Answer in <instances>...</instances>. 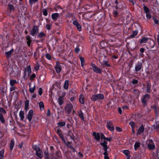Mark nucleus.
I'll return each instance as SVG.
<instances>
[{"mask_svg": "<svg viewBox=\"0 0 159 159\" xmlns=\"http://www.w3.org/2000/svg\"><path fill=\"white\" fill-rule=\"evenodd\" d=\"M104 98V95L101 94H94L92 96L91 99L93 101H95L98 100H103Z\"/></svg>", "mask_w": 159, "mask_h": 159, "instance_id": "obj_1", "label": "nucleus"}, {"mask_svg": "<svg viewBox=\"0 0 159 159\" xmlns=\"http://www.w3.org/2000/svg\"><path fill=\"white\" fill-rule=\"evenodd\" d=\"M150 96L149 94L147 93L145 94L142 98L141 99V101L143 106H146L147 105V102L150 99Z\"/></svg>", "mask_w": 159, "mask_h": 159, "instance_id": "obj_2", "label": "nucleus"}, {"mask_svg": "<svg viewBox=\"0 0 159 159\" xmlns=\"http://www.w3.org/2000/svg\"><path fill=\"white\" fill-rule=\"evenodd\" d=\"M73 108V106L71 104H67L65 107L64 111L68 114L70 113Z\"/></svg>", "mask_w": 159, "mask_h": 159, "instance_id": "obj_3", "label": "nucleus"}, {"mask_svg": "<svg viewBox=\"0 0 159 159\" xmlns=\"http://www.w3.org/2000/svg\"><path fill=\"white\" fill-rule=\"evenodd\" d=\"M146 143L147 144L148 148L149 150H153L155 148V146L152 140H147Z\"/></svg>", "mask_w": 159, "mask_h": 159, "instance_id": "obj_4", "label": "nucleus"}, {"mask_svg": "<svg viewBox=\"0 0 159 159\" xmlns=\"http://www.w3.org/2000/svg\"><path fill=\"white\" fill-rule=\"evenodd\" d=\"M93 71L94 72L99 74H101L102 72V70L101 69L98 67L94 63L92 64Z\"/></svg>", "mask_w": 159, "mask_h": 159, "instance_id": "obj_5", "label": "nucleus"}, {"mask_svg": "<svg viewBox=\"0 0 159 159\" xmlns=\"http://www.w3.org/2000/svg\"><path fill=\"white\" fill-rule=\"evenodd\" d=\"M107 128L111 131H113L114 130V128L113 125V124L111 121H109L107 122Z\"/></svg>", "mask_w": 159, "mask_h": 159, "instance_id": "obj_6", "label": "nucleus"}, {"mask_svg": "<svg viewBox=\"0 0 159 159\" xmlns=\"http://www.w3.org/2000/svg\"><path fill=\"white\" fill-rule=\"evenodd\" d=\"M72 23L76 27L79 31H81V26L77 20L73 21Z\"/></svg>", "mask_w": 159, "mask_h": 159, "instance_id": "obj_7", "label": "nucleus"}, {"mask_svg": "<svg viewBox=\"0 0 159 159\" xmlns=\"http://www.w3.org/2000/svg\"><path fill=\"white\" fill-rule=\"evenodd\" d=\"M142 63L140 62H138L135 65V71L138 72L140 70L142 67Z\"/></svg>", "mask_w": 159, "mask_h": 159, "instance_id": "obj_8", "label": "nucleus"}, {"mask_svg": "<svg viewBox=\"0 0 159 159\" xmlns=\"http://www.w3.org/2000/svg\"><path fill=\"white\" fill-rule=\"evenodd\" d=\"M38 31V27L36 25L34 26L33 28L30 31V34L32 36H34L35 34Z\"/></svg>", "mask_w": 159, "mask_h": 159, "instance_id": "obj_9", "label": "nucleus"}, {"mask_svg": "<svg viewBox=\"0 0 159 159\" xmlns=\"http://www.w3.org/2000/svg\"><path fill=\"white\" fill-rule=\"evenodd\" d=\"M144 130V127L143 125H142L137 130V132L136 133L137 135H140L143 132Z\"/></svg>", "mask_w": 159, "mask_h": 159, "instance_id": "obj_10", "label": "nucleus"}, {"mask_svg": "<svg viewBox=\"0 0 159 159\" xmlns=\"http://www.w3.org/2000/svg\"><path fill=\"white\" fill-rule=\"evenodd\" d=\"M155 45V43L154 40H151L149 41L148 43V47L149 48H152L154 47Z\"/></svg>", "mask_w": 159, "mask_h": 159, "instance_id": "obj_11", "label": "nucleus"}, {"mask_svg": "<svg viewBox=\"0 0 159 159\" xmlns=\"http://www.w3.org/2000/svg\"><path fill=\"white\" fill-rule=\"evenodd\" d=\"M55 68L57 73H59L61 70V66L58 62H56V66L55 67Z\"/></svg>", "mask_w": 159, "mask_h": 159, "instance_id": "obj_12", "label": "nucleus"}, {"mask_svg": "<svg viewBox=\"0 0 159 159\" xmlns=\"http://www.w3.org/2000/svg\"><path fill=\"white\" fill-rule=\"evenodd\" d=\"M102 150L104 151V152L103 153V155L108 154V153L111 151L110 148L107 146L103 147Z\"/></svg>", "mask_w": 159, "mask_h": 159, "instance_id": "obj_13", "label": "nucleus"}, {"mask_svg": "<svg viewBox=\"0 0 159 159\" xmlns=\"http://www.w3.org/2000/svg\"><path fill=\"white\" fill-rule=\"evenodd\" d=\"M33 114V111L32 110H30L29 111L28 114L27 116V118L29 122H30L32 120Z\"/></svg>", "mask_w": 159, "mask_h": 159, "instance_id": "obj_14", "label": "nucleus"}, {"mask_svg": "<svg viewBox=\"0 0 159 159\" xmlns=\"http://www.w3.org/2000/svg\"><path fill=\"white\" fill-rule=\"evenodd\" d=\"M36 155L40 159H42L43 157V152L41 149L36 152Z\"/></svg>", "mask_w": 159, "mask_h": 159, "instance_id": "obj_15", "label": "nucleus"}, {"mask_svg": "<svg viewBox=\"0 0 159 159\" xmlns=\"http://www.w3.org/2000/svg\"><path fill=\"white\" fill-rule=\"evenodd\" d=\"M99 60H100V59H99ZM99 61L101 64V66L103 67L104 66L108 67L110 66V65L108 63L107 61L106 60H104L102 62H101L100 61Z\"/></svg>", "mask_w": 159, "mask_h": 159, "instance_id": "obj_16", "label": "nucleus"}, {"mask_svg": "<svg viewBox=\"0 0 159 159\" xmlns=\"http://www.w3.org/2000/svg\"><path fill=\"white\" fill-rule=\"evenodd\" d=\"M59 14L57 13H55L52 14L51 15V17L52 19L54 21L57 20V18L59 17Z\"/></svg>", "mask_w": 159, "mask_h": 159, "instance_id": "obj_17", "label": "nucleus"}, {"mask_svg": "<svg viewBox=\"0 0 159 159\" xmlns=\"http://www.w3.org/2000/svg\"><path fill=\"white\" fill-rule=\"evenodd\" d=\"M93 135L94 136L95 139L97 141H99L100 139V136L99 133L96 134L95 132H93Z\"/></svg>", "mask_w": 159, "mask_h": 159, "instance_id": "obj_18", "label": "nucleus"}, {"mask_svg": "<svg viewBox=\"0 0 159 159\" xmlns=\"http://www.w3.org/2000/svg\"><path fill=\"white\" fill-rule=\"evenodd\" d=\"M26 39L27 40V43L28 46L30 47V43L32 41L31 40V37L29 36H27L26 37Z\"/></svg>", "mask_w": 159, "mask_h": 159, "instance_id": "obj_19", "label": "nucleus"}, {"mask_svg": "<svg viewBox=\"0 0 159 159\" xmlns=\"http://www.w3.org/2000/svg\"><path fill=\"white\" fill-rule=\"evenodd\" d=\"M84 97L83 95L81 94L79 97V100L80 102L82 104H84Z\"/></svg>", "mask_w": 159, "mask_h": 159, "instance_id": "obj_20", "label": "nucleus"}, {"mask_svg": "<svg viewBox=\"0 0 159 159\" xmlns=\"http://www.w3.org/2000/svg\"><path fill=\"white\" fill-rule=\"evenodd\" d=\"M0 121L2 124L4 123L5 122L3 114L1 113H0Z\"/></svg>", "mask_w": 159, "mask_h": 159, "instance_id": "obj_21", "label": "nucleus"}, {"mask_svg": "<svg viewBox=\"0 0 159 159\" xmlns=\"http://www.w3.org/2000/svg\"><path fill=\"white\" fill-rule=\"evenodd\" d=\"M19 116L20 118V120L23 121L24 118V114L23 111H20L19 114Z\"/></svg>", "mask_w": 159, "mask_h": 159, "instance_id": "obj_22", "label": "nucleus"}, {"mask_svg": "<svg viewBox=\"0 0 159 159\" xmlns=\"http://www.w3.org/2000/svg\"><path fill=\"white\" fill-rule=\"evenodd\" d=\"M69 81L68 80H66L65 81L63 87L65 89H67L68 88L69 86Z\"/></svg>", "mask_w": 159, "mask_h": 159, "instance_id": "obj_23", "label": "nucleus"}, {"mask_svg": "<svg viewBox=\"0 0 159 159\" xmlns=\"http://www.w3.org/2000/svg\"><path fill=\"white\" fill-rule=\"evenodd\" d=\"M63 98L61 96H60L58 99V102L59 105H61L63 103Z\"/></svg>", "mask_w": 159, "mask_h": 159, "instance_id": "obj_24", "label": "nucleus"}, {"mask_svg": "<svg viewBox=\"0 0 159 159\" xmlns=\"http://www.w3.org/2000/svg\"><path fill=\"white\" fill-rule=\"evenodd\" d=\"M140 146V143L139 142H136L134 144V148L135 150H136Z\"/></svg>", "mask_w": 159, "mask_h": 159, "instance_id": "obj_25", "label": "nucleus"}, {"mask_svg": "<svg viewBox=\"0 0 159 159\" xmlns=\"http://www.w3.org/2000/svg\"><path fill=\"white\" fill-rule=\"evenodd\" d=\"M13 51V50L12 49L9 51L7 52H5V54L7 56V58H9L11 57Z\"/></svg>", "mask_w": 159, "mask_h": 159, "instance_id": "obj_26", "label": "nucleus"}, {"mask_svg": "<svg viewBox=\"0 0 159 159\" xmlns=\"http://www.w3.org/2000/svg\"><path fill=\"white\" fill-rule=\"evenodd\" d=\"M148 40V39L145 37H144L141 39L140 41V43H146Z\"/></svg>", "mask_w": 159, "mask_h": 159, "instance_id": "obj_27", "label": "nucleus"}, {"mask_svg": "<svg viewBox=\"0 0 159 159\" xmlns=\"http://www.w3.org/2000/svg\"><path fill=\"white\" fill-rule=\"evenodd\" d=\"M39 108L41 110L44 109V105L43 102H40L39 103Z\"/></svg>", "mask_w": 159, "mask_h": 159, "instance_id": "obj_28", "label": "nucleus"}, {"mask_svg": "<svg viewBox=\"0 0 159 159\" xmlns=\"http://www.w3.org/2000/svg\"><path fill=\"white\" fill-rule=\"evenodd\" d=\"M29 106V101L28 100H26L25 103V109L26 111H27L28 109V107Z\"/></svg>", "mask_w": 159, "mask_h": 159, "instance_id": "obj_29", "label": "nucleus"}, {"mask_svg": "<svg viewBox=\"0 0 159 159\" xmlns=\"http://www.w3.org/2000/svg\"><path fill=\"white\" fill-rule=\"evenodd\" d=\"M14 145V141L13 140H12L10 142V148L11 151L12 150Z\"/></svg>", "mask_w": 159, "mask_h": 159, "instance_id": "obj_30", "label": "nucleus"}, {"mask_svg": "<svg viewBox=\"0 0 159 159\" xmlns=\"http://www.w3.org/2000/svg\"><path fill=\"white\" fill-rule=\"evenodd\" d=\"M17 83L16 80H11L10 81V85L11 86H14V84Z\"/></svg>", "mask_w": 159, "mask_h": 159, "instance_id": "obj_31", "label": "nucleus"}, {"mask_svg": "<svg viewBox=\"0 0 159 159\" xmlns=\"http://www.w3.org/2000/svg\"><path fill=\"white\" fill-rule=\"evenodd\" d=\"M78 115L80 118L83 121L84 120V114L82 111H80L78 114Z\"/></svg>", "mask_w": 159, "mask_h": 159, "instance_id": "obj_32", "label": "nucleus"}, {"mask_svg": "<svg viewBox=\"0 0 159 159\" xmlns=\"http://www.w3.org/2000/svg\"><path fill=\"white\" fill-rule=\"evenodd\" d=\"M150 88H151L150 85L149 83H148L147 84V87H146V91L148 93H150V92H151Z\"/></svg>", "mask_w": 159, "mask_h": 159, "instance_id": "obj_33", "label": "nucleus"}, {"mask_svg": "<svg viewBox=\"0 0 159 159\" xmlns=\"http://www.w3.org/2000/svg\"><path fill=\"white\" fill-rule=\"evenodd\" d=\"M138 31H134L132 34L130 35V37L131 38H134L135 36H136L138 34Z\"/></svg>", "mask_w": 159, "mask_h": 159, "instance_id": "obj_34", "label": "nucleus"}, {"mask_svg": "<svg viewBox=\"0 0 159 159\" xmlns=\"http://www.w3.org/2000/svg\"><path fill=\"white\" fill-rule=\"evenodd\" d=\"M29 86L30 87V89H29L30 92L31 93H34V90L35 88V85H34L33 87H31L30 84L29 85Z\"/></svg>", "mask_w": 159, "mask_h": 159, "instance_id": "obj_35", "label": "nucleus"}, {"mask_svg": "<svg viewBox=\"0 0 159 159\" xmlns=\"http://www.w3.org/2000/svg\"><path fill=\"white\" fill-rule=\"evenodd\" d=\"M33 149L36 151V152L40 149L39 147L36 145H34L33 146Z\"/></svg>", "mask_w": 159, "mask_h": 159, "instance_id": "obj_36", "label": "nucleus"}, {"mask_svg": "<svg viewBox=\"0 0 159 159\" xmlns=\"http://www.w3.org/2000/svg\"><path fill=\"white\" fill-rule=\"evenodd\" d=\"M27 70L28 72V75H29L31 73V68L30 65H29L27 69H25V73L26 72V71Z\"/></svg>", "mask_w": 159, "mask_h": 159, "instance_id": "obj_37", "label": "nucleus"}, {"mask_svg": "<svg viewBox=\"0 0 159 159\" xmlns=\"http://www.w3.org/2000/svg\"><path fill=\"white\" fill-rule=\"evenodd\" d=\"M57 134L60 137L61 136L63 135L61 133V130L59 128H57Z\"/></svg>", "mask_w": 159, "mask_h": 159, "instance_id": "obj_38", "label": "nucleus"}, {"mask_svg": "<svg viewBox=\"0 0 159 159\" xmlns=\"http://www.w3.org/2000/svg\"><path fill=\"white\" fill-rule=\"evenodd\" d=\"M107 141L104 140L102 142L100 143V144L102 147L107 146Z\"/></svg>", "mask_w": 159, "mask_h": 159, "instance_id": "obj_39", "label": "nucleus"}, {"mask_svg": "<svg viewBox=\"0 0 159 159\" xmlns=\"http://www.w3.org/2000/svg\"><path fill=\"white\" fill-rule=\"evenodd\" d=\"M66 123L64 121L59 122L57 123V125L60 127H63L65 125Z\"/></svg>", "mask_w": 159, "mask_h": 159, "instance_id": "obj_40", "label": "nucleus"}, {"mask_svg": "<svg viewBox=\"0 0 159 159\" xmlns=\"http://www.w3.org/2000/svg\"><path fill=\"white\" fill-rule=\"evenodd\" d=\"M79 46V45H77L75 49V52L76 53H78L80 51Z\"/></svg>", "mask_w": 159, "mask_h": 159, "instance_id": "obj_41", "label": "nucleus"}, {"mask_svg": "<svg viewBox=\"0 0 159 159\" xmlns=\"http://www.w3.org/2000/svg\"><path fill=\"white\" fill-rule=\"evenodd\" d=\"M56 155L57 156V157H58L59 156H60V152H59L56 151L55 152V154H54V153H53V152H52V153L51 155L53 157H55V155L56 156Z\"/></svg>", "mask_w": 159, "mask_h": 159, "instance_id": "obj_42", "label": "nucleus"}, {"mask_svg": "<svg viewBox=\"0 0 159 159\" xmlns=\"http://www.w3.org/2000/svg\"><path fill=\"white\" fill-rule=\"evenodd\" d=\"M143 9L145 12L146 13L149 12V9L147 7V6H144L143 7Z\"/></svg>", "mask_w": 159, "mask_h": 159, "instance_id": "obj_43", "label": "nucleus"}, {"mask_svg": "<svg viewBox=\"0 0 159 159\" xmlns=\"http://www.w3.org/2000/svg\"><path fill=\"white\" fill-rule=\"evenodd\" d=\"M4 153V151L3 150H2L1 151H0V159H3L4 158L3 157V154Z\"/></svg>", "mask_w": 159, "mask_h": 159, "instance_id": "obj_44", "label": "nucleus"}, {"mask_svg": "<svg viewBox=\"0 0 159 159\" xmlns=\"http://www.w3.org/2000/svg\"><path fill=\"white\" fill-rule=\"evenodd\" d=\"M30 4L31 6L38 2V0H29Z\"/></svg>", "mask_w": 159, "mask_h": 159, "instance_id": "obj_45", "label": "nucleus"}, {"mask_svg": "<svg viewBox=\"0 0 159 159\" xmlns=\"http://www.w3.org/2000/svg\"><path fill=\"white\" fill-rule=\"evenodd\" d=\"M45 34L43 32H40L38 35V37L39 38H42L45 36Z\"/></svg>", "mask_w": 159, "mask_h": 159, "instance_id": "obj_46", "label": "nucleus"}, {"mask_svg": "<svg viewBox=\"0 0 159 159\" xmlns=\"http://www.w3.org/2000/svg\"><path fill=\"white\" fill-rule=\"evenodd\" d=\"M129 124L131 126V128H134L135 126V123L133 121H130L129 123Z\"/></svg>", "mask_w": 159, "mask_h": 159, "instance_id": "obj_47", "label": "nucleus"}, {"mask_svg": "<svg viewBox=\"0 0 159 159\" xmlns=\"http://www.w3.org/2000/svg\"><path fill=\"white\" fill-rule=\"evenodd\" d=\"M39 65L38 63H37L34 67V69L36 71H37L39 68Z\"/></svg>", "mask_w": 159, "mask_h": 159, "instance_id": "obj_48", "label": "nucleus"}, {"mask_svg": "<svg viewBox=\"0 0 159 159\" xmlns=\"http://www.w3.org/2000/svg\"><path fill=\"white\" fill-rule=\"evenodd\" d=\"M133 93L134 94H136V96H138L139 94V91L137 89H134Z\"/></svg>", "mask_w": 159, "mask_h": 159, "instance_id": "obj_49", "label": "nucleus"}, {"mask_svg": "<svg viewBox=\"0 0 159 159\" xmlns=\"http://www.w3.org/2000/svg\"><path fill=\"white\" fill-rule=\"evenodd\" d=\"M0 113L3 114H6V111L5 109L2 107H1L0 108Z\"/></svg>", "mask_w": 159, "mask_h": 159, "instance_id": "obj_50", "label": "nucleus"}, {"mask_svg": "<svg viewBox=\"0 0 159 159\" xmlns=\"http://www.w3.org/2000/svg\"><path fill=\"white\" fill-rule=\"evenodd\" d=\"M43 15L45 16H47L48 15V11L46 9H43Z\"/></svg>", "mask_w": 159, "mask_h": 159, "instance_id": "obj_51", "label": "nucleus"}, {"mask_svg": "<svg viewBox=\"0 0 159 159\" xmlns=\"http://www.w3.org/2000/svg\"><path fill=\"white\" fill-rule=\"evenodd\" d=\"M17 89V87L15 86H11V87L10 88V91H12L13 90H14Z\"/></svg>", "mask_w": 159, "mask_h": 159, "instance_id": "obj_52", "label": "nucleus"}, {"mask_svg": "<svg viewBox=\"0 0 159 159\" xmlns=\"http://www.w3.org/2000/svg\"><path fill=\"white\" fill-rule=\"evenodd\" d=\"M113 14L114 15V16L115 17H116L117 16V15L118 14V12L117 11L115 10H113Z\"/></svg>", "mask_w": 159, "mask_h": 159, "instance_id": "obj_53", "label": "nucleus"}, {"mask_svg": "<svg viewBox=\"0 0 159 159\" xmlns=\"http://www.w3.org/2000/svg\"><path fill=\"white\" fill-rule=\"evenodd\" d=\"M146 17L148 19H149L151 18V16L149 12L146 13Z\"/></svg>", "mask_w": 159, "mask_h": 159, "instance_id": "obj_54", "label": "nucleus"}, {"mask_svg": "<svg viewBox=\"0 0 159 159\" xmlns=\"http://www.w3.org/2000/svg\"><path fill=\"white\" fill-rule=\"evenodd\" d=\"M129 152V151L127 150H124L123 151V153L126 156H127L128 155Z\"/></svg>", "mask_w": 159, "mask_h": 159, "instance_id": "obj_55", "label": "nucleus"}, {"mask_svg": "<svg viewBox=\"0 0 159 159\" xmlns=\"http://www.w3.org/2000/svg\"><path fill=\"white\" fill-rule=\"evenodd\" d=\"M38 92L39 95H41L43 93V90L41 88H40L39 89Z\"/></svg>", "mask_w": 159, "mask_h": 159, "instance_id": "obj_56", "label": "nucleus"}, {"mask_svg": "<svg viewBox=\"0 0 159 159\" xmlns=\"http://www.w3.org/2000/svg\"><path fill=\"white\" fill-rule=\"evenodd\" d=\"M112 9H113V10H117L118 9V5H113L112 6Z\"/></svg>", "mask_w": 159, "mask_h": 159, "instance_id": "obj_57", "label": "nucleus"}, {"mask_svg": "<svg viewBox=\"0 0 159 159\" xmlns=\"http://www.w3.org/2000/svg\"><path fill=\"white\" fill-rule=\"evenodd\" d=\"M51 25L50 24H47L46 25V28L47 30H49L51 29Z\"/></svg>", "mask_w": 159, "mask_h": 159, "instance_id": "obj_58", "label": "nucleus"}, {"mask_svg": "<svg viewBox=\"0 0 159 159\" xmlns=\"http://www.w3.org/2000/svg\"><path fill=\"white\" fill-rule=\"evenodd\" d=\"M46 57L48 60H50L51 59V57L49 54H46Z\"/></svg>", "mask_w": 159, "mask_h": 159, "instance_id": "obj_59", "label": "nucleus"}, {"mask_svg": "<svg viewBox=\"0 0 159 159\" xmlns=\"http://www.w3.org/2000/svg\"><path fill=\"white\" fill-rule=\"evenodd\" d=\"M35 76L36 75L35 74H32L30 77V80H32L35 77Z\"/></svg>", "mask_w": 159, "mask_h": 159, "instance_id": "obj_60", "label": "nucleus"}, {"mask_svg": "<svg viewBox=\"0 0 159 159\" xmlns=\"http://www.w3.org/2000/svg\"><path fill=\"white\" fill-rule=\"evenodd\" d=\"M138 83V80H137L134 79L133 80L132 83L133 84H137Z\"/></svg>", "mask_w": 159, "mask_h": 159, "instance_id": "obj_61", "label": "nucleus"}, {"mask_svg": "<svg viewBox=\"0 0 159 159\" xmlns=\"http://www.w3.org/2000/svg\"><path fill=\"white\" fill-rule=\"evenodd\" d=\"M48 151H47V152L45 151L44 152V155L45 156L46 158L47 159H48Z\"/></svg>", "mask_w": 159, "mask_h": 159, "instance_id": "obj_62", "label": "nucleus"}, {"mask_svg": "<svg viewBox=\"0 0 159 159\" xmlns=\"http://www.w3.org/2000/svg\"><path fill=\"white\" fill-rule=\"evenodd\" d=\"M116 131H118L119 132H120L122 131V129L120 127H116Z\"/></svg>", "mask_w": 159, "mask_h": 159, "instance_id": "obj_63", "label": "nucleus"}, {"mask_svg": "<svg viewBox=\"0 0 159 159\" xmlns=\"http://www.w3.org/2000/svg\"><path fill=\"white\" fill-rule=\"evenodd\" d=\"M100 134H101L100 137L101 138V139L102 140V139H104L105 140L106 137H105L104 135L102 133H101Z\"/></svg>", "mask_w": 159, "mask_h": 159, "instance_id": "obj_64", "label": "nucleus"}]
</instances>
